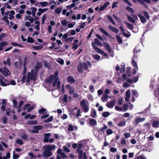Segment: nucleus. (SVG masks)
Masks as SVG:
<instances>
[{
    "label": "nucleus",
    "instance_id": "obj_43",
    "mask_svg": "<svg viewBox=\"0 0 159 159\" xmlns=\"http://www.w3.org/2000/svg\"><path fill=\"white\" fill-rule=\"evenodd\" d=\"M95 51L101 54H102L104 53V52L103 51H102L101 49L98 48H96V49H95Z\"/></svg>",
    "mask_w": 159,
    "mask_h": 159
},
{
    "label": "nucleus",
    "instance_id": "obj_29",
    "mask_svg": "<svg viewBox=\"0 0 159 159\" xmlns=\"http://www.w3.org/2000/svg\"><path fill=\"white\" fill-rule=\"evenodd\" d=\"M34 39L33 38L28 37L27 39V42L29 43H34Z\"/></svg>",
    "mask_w": 159,
    "mask_h": 159
},
{
    "label": "nucleus",
    "instance_id": "obj_32",
    "mask_svg": "<svg viewBox=\"0 0 159 159\" xmlns=\"http://www.w3.org/2000/svg\"><path fill=\"white\" fill-rule=\"evenodd\" d=\"M83 146V144L82 143H79L77 150L76 151L77 152H78L79 151L81 150V149L82 148Z\"/></svg>",
    "mask_w": 159,
    "mask_h": 159
},
{
    "label": "nucleus",
    "instance_id": "obj_13",
    "mask_svg": "<svg viewBox=\"0 0 159 159\" xmlns=\"http://www.w3.org/2000/svg\"><path fill=\"white\" fill-rule=\"evenodd\" d=\"M108 28L112 32H114L116 33H118V30L117 29L111 25H110L108 27Z\"/></svg>",
    "mask_w": 159,
    "mask_h": 159
},
{
    "label": "nucleus",
    "instance_id": "obj_27",
    "mask_svg": "<svg viewBox=\"0 0 159 159\" xmlns=\"http://www.w3.org/2000/svg\"><path fill=\"white\" fill-rule=\"evenodd\" d=\"M125 23L127 25L128 28L130 30H132L133 29V25L131 24H130L126 21H125Z\"/></svg>",
    "mask_w": 159,
    "mask_h": 159
},
{
    "label": "nucleus",
    "instance_id": "obj_15",
    "mask_svg": "<svg viewBox=\"0 0 159 159\" xmlns=\"http://www.w3.org/2000/svg\"><path fill=\"white\" fill-rule=\"evenodd\" d=\"M83 150H81L79 151L78 152H77L79 153V159H82L83 157H84V154L86 153L85 152H83Z\"/></svg>",
    "mask_w": 159,
    "mask_h": 159
},
{
    "label": "nucleus",
    "instance_id": "obj_5",
    "mask_svg": "<svg viewBox=\"0 0 159 159\" xmlns=\"http://www.w3.org/2000/svg\"><path fill=\"white\" fill-rule=\"evenodd\" d=\"M103 44L106 50L109 52V53H111L112 51L110 45L106 42H103Z\"/></svg>",
    "mask_w": 159,
    "mask_h": 159
},
{
    "label": "nucleus",
    "instance_id": "obj_14",
    "mask_svg": "<svg viewBox=\"0 0 159 159\" xmlns=\"http://www.w3.org/2000/svg\"><path fill=\"white\" fill-rule=\"evenodd\" d=\"M77 109V107H75L73 109H70L68 111L69 114L71 116L75 115V111Z\"/></svg>",
    "mask_w": 159,
    "mask_h": 159
},
{
    "label": "nucleus",
    "instance_id": "obj_60",
    "mask_svg": "<svg viewBox=\"0 0 159 159\" xmlns=\"http://www.w3.org/2000/svg\"><path fill=\"white\" fill-rule=\"evenodd\" d=\"M26 79V76L25 75H24L22 79L21 80V83L22 84H23L25 83V80Z\"/></svg>",
    "mask_w": 159,
    "mask_h": 159
},
{
    "label": "nucleus",
    "instance_id": "obj_18",
    "mask_svg": "<svg viewBox=\"0 0 159 159\" xmlns=\"http://www.w3.org/2000/svg\"><path fill=\"white\" fill-rule=\"evenodd\" d=\"M94 42H93L95 44H97L100 47H102V44L101 43V42L99 41L98 39L96 38L94 39Z\"/></svg>",
    "mask_w": 159,
    "mask_h": 159
},
{
    "label": "nucleus",
    "instance_id": "obj_58",
    "mask_svg": "<svg viewBox=\"0 0 159 159\" xmlns=\"http://www.w3.org/2000/svg\"><path fill=\"white\" fill-rule=\"evenodd\" d=\"M74 39V37H70L68 38H67L65 40V41L67 42H71Z\"/></svg>",
    "mask_w": 159,
    "mask_h": 159
},
{
    "label": "nucleus",
    "instance_id": "obj_45",
    "mask_svg": "<svg viewBox=\"0 0 159 159\" xmlns=\"http://www.w3.org/2000/svg\"><path fill=\"white\" fill-rule=\"evenodd\" d=\"M47 16L46 15H44L42 19V24H43L44 23L45 21L47 19Z\"/></svg>",
    "mask_w": 159,
    "mask_h": 159
},
{
    "label": "nucleus",
    "instance_id": "obj_63",
    "mask_svg": "<svg viewBox=\"0 0 159 159\" xmlns=\"http://www.w3.org/2000/svg\"><path fill=\"white\" fill-rule=\"evenodd\" d=\"M7 117L4 116L3 117V122L4 124H6L7 123Z\"/></svg>",
    "mask_w": 159,
    "mask_h": 159
},
{
    "label": "nucleus",
    "instance_id": "obj_30",
    "mask_svg": "<svg viewBox=\"0 0 159 159\" xmlns=\"http://www.w3.org/2000/svg\"><path fill=\"white\" fill-rule=\"evenodd\" d=\"M140 2L142 4L145 5V2H146L148 3H150L151 2L150 0H140Z\"/></svg>",
    "mask_w": 159,
    "mask_h": 159
},
{
    "label": "nucleus",
    "instance_id": "obj_35",
    "mask_svg": "<svg viewBox=\"0 0 159 159\" xmlns=\"http://www.w3.org/2000/svg\"><path fill=\"white\" fill-rule=\"evenodd\" d=\"M126 73L129 76H130L131 75L130 74L131 73L130 71L131 68L129 67H128L126 68Z\"/></svg>",
    "mask_w": 159,
    "mask_h": 159
},
{
    "label": "nucleus",
    "instance_id": "obj_56",
    "mask_svg": "<svg viewBox=\"0 0 159 159\" xmlns=\"http://www.w3.org/2000/svg\"><path fill=\"white\" fill-rule=\"evenodd\" d=\"M7 19L8 17H7V16H4V17L2 18V20L9 25V21Z\"/></svg>",
    "mask_w": 159,
    "mask_h": 159
},
{
    "label": "nucleus",
    "instance_id": "obj_1",
    "mask_svg": "<svg viewBox=\"0 0 159 159\" xmlns=\"http://www.w3.org/2000/svg\"><path fill=\"white\" fill-rule=\"evenodd\" d=\"M87 63L83 61V62H80L78 66L77 70L80 73H82L83 72V68L85 70H88V68L92 66V64L90 61H87Z\"/></svg>",
    "mask_w": 159,
    "mask_h": 159
},
{
    "label": "nucleus",
    "instance_id": "obj_40",
    "mask_svg": "<svg viewBox=\"0 0 159 159\" xmlns=\"http://www.w3.org/2000/svg\"><path fill=\"white\" fill-rule=\"evenodd\" d=\"M48 10V8H44V9L39 8L38 9V11L42 13L47 11Z\"/></svg>",
    "mask_w": 159,
    "mask_h": 159
},
{
    "label": "nucleus",
    "instance_id": "obj_22",
    "mask_svg": "<svg viewBox=\"0 0 159 159\" xmlns=\"http://www.w3.org/2000/svg\"><path fill=\"white\" fill-rule=\"evenodd\" d=\"M89 124L91 126H93L97 124V122L95 120L91 119L90 120Z\"/></svg>",
    "mask_w": 159,
    "mask_h": 159
},
{
    "label": "nucleus",
    "instance_id": "obj_9",
    "mask_svg": "<svg viewBox=\"0 0 159 159\" xmlns=\"http://www.w3.org/2000/svg\"><path fill=\"white\" fill-rule=\"evenodd\" d=\"M54 79V77L53 75H51L49 77H48L47 79L45 80V81L48 83L49 84L52 83Z\"/></svg>",
    "mask_w": 159,
    "mask_h": 159
},
{
    "label": "nucleus",
    "instance_id": "obj_55",
    "mask_svg": "<svg viewBox=\"0 0 159 159\" xmlns=\"http://www.w3.org/2000/svg\"><path fill=\"white\" fill-rule=\"evenodd\" d=\"M16 143L17 144H20L21 145H22L23 144V141L20 139H17L16 142Z\"/></svg>",
    "mask_w": 159,
    "mask_h": 159
},
{
    "label": "nucleus",
    "instance_id": "obj_52",
    "mask_svg": "<svg viewBox=\"0 0 159 159\" xmlns=\"http://www.w3.org/2000/svg\"><path fill=\"white\" fill-rule=\"evenodd\" d=\"M75 5V3H72L70 5H67L66 6V8L69 9H71L72 8L74 7Z\"/></svg>",
    "mask_w": 159,
    "mask_h": 159
},
{
    "label": "nucleus",
    "instance_id": "obj_8",
    "mask_svg": "<svg viewBox=\"0 0 159 159\" xmlns=\"http://www.w3.org/2000/svg\"><path fill=\"white\" fill-rule=\"evenodd\" d=\"M66 88L69 90V93L70 94H72L74 93V89L69 84H66Z\"/></svg>",
    "mask_w": 159,
    "mask_h": 159
},
{
    "label": "nucleus",
    "instance_id": "obj_49",
    "mask_svg": "<svg viewBox=\"0 0 159 159\" xmlns=\"http://www.w3.org/2000/svg\"><path fill=\"white\" fill-rule=\"evenodd\" d=\"M8 45V43L6 42L3 41L1 42L0 43V45L1 47L3 48L5 46Z\"/></svg>",
    "mask_w": 159,
    "mask_h": 159
},
{
    "label": "nucleus",
    "instance_id": "obj_6",
    "mask_svg": "<svg viewBox=\"0 0 159 159\" xmlns=\"http://www.w3.org/2000/svg\"><path fill=\"white\" fill-rule=\"evenodd\" d=\"M115 102L114 100L111 101L109 102L108 103L106 104V106L110 108H113Z\"/></svg>",
    "mask_w": 159,
    "mask_h": 159
},
{
    "label": "nucleus",
    "instance_id": "obj_31",
    "mask_svg": "<svg viewBox=\"0 0 159 159\" xmlns=\"http://www.w3.org/2000/svg\"><path fill=\"white\" fill-rule=\"evenodd\" d=\"M0 82L1 85L2 86H6L8 85H10L9 83L7 84L5 83L1 79H0Z\"/></svg>",
    "mask_w": 159,
    "mask_h": 159
},
{
    "label": "nucleus",
    "instance_id": "obj_21",
    "mask_svg": "<svg viewBox=\"0 0 159 159\" xmlns=\"http://www.w3.org/2000/svg\"><path fill=\"white\" fill-rule=\"evenodd\" d=\"M108 96L107 95L104 94L101 98V100L103 102H105L107 101Z\"/></svg>",
    "mask_w": 159,
    "mask_h": 159
},
{
    "label": "nucleus",
    "instance_id": "obj_39",
    "mask_svg": "<svg viewBox=\"0 0 159 159\" xmlns=\"http://www.w3.org/2000/svg\"><path fill=\"white\" fill-rule=\"evenodd\" d=\"M62 10V9L60 7L57 8L55 9V12L56 14H59L61 13Z\"/></svg>",
    "mask_w": 159,
    "mask_h": 159
},
{
    "label": "nucleus",
    "instance_id": "obj_3",
    "mask_svg": "<svg viewBox=\"0 0 159 159\" xmlns=\"http://www.w3.org/2000/svg\"><path fill=\"white\" fill-rule=\"evenodd\" d=\"M34 72L33 70H32L31 72H28V73L27 76L26 80V82L27 83H29L30 81V80H35L36 79V77H34Z\"/></svg>",
    "mask_w": 159,
    "mask_h": 159
},
{
    "label": "nucleus",
    "instance_id": "obj_46",
    "mask_svg": "<svg viewBox=\"0 0 159 159\" xmlns=\"http://www.w3.org/2000/svg\"><path fill=\"white\" fill-rule=\"evenodd\" d=\"M13 107L16 108H17V102L16 100V99H13Z\"/></svg>",
    "mask_w": 159,
    "mask_h": 159
},
{
    "label": "nucleus",
    "instance_id": "obj_10",
    "mask_svg": "<svg viewBox=\"0 0 159 159\" xmlns=\"http://www.w3.org/2000/svg\"><path fill=\"white\" fill-rule=\"evenodd\" d=\"M52 153L51 152L49 151L45 150L43 151V156L44 157H49L52 156Z\"/></svg>",
    "mask_w": 159,
    "mask_h": 159
},
{
    "label": "nucleus",
    "instance_id": "obj_54",
    "mask_svg": "<svg viewBox=\"0 0 159 159\" xmlns=\"http://www.w3.org/2000/svg\"><path fill=\"white\" fill-rule=\"evenodd\" d=\"M140 19L141 22L143 23H145L146 21V20L144 17L140 16Z\"/></svg>",
    "mask_w": 159,
    "mask_h": 159
},
{
    "label": "nucleus",
    "instance_id": "obj_25",
    "mask_svg": "<svg viewBox=\"0 0 159 159\" xmlns=\"http://www.w3.org/2000/svg\"><path fill=\"white\" fill-rule=\"evenodd\" d=\"M53 120V116H50L47 119L45 120L44 121V122H52Z\"/></svg>",
    "mask_w": 159,
    "mask_h": 159
},
{
    "label": "nucleus",
    "instance_id": "obj_2",
    "mask_svg": "<svg viewBox=\"0 0 159 159\" xmlns=\"http://www.w3.org/2000/svg\"><path fill=\"white\" fill-rule=\"evenodd\" d=\"M80 105L85 112H87L89 110L88 106L86 104L85 100H82L80 102Z\"/></svg>",
    "mask_w": 159,
    "mask_h": 159
},
{
    "label": "nucleus",
    "instance_id": "obj_28",
    "mask_svg": "<svg viewBox=\"0 0 159 159\" xmlns=\"http://www.w3.org/2000/svg\"><path fill=\"white\" fill-rule=\"evenodd\" d=\"M99 30L102 33L104 34L106 36H109L108 33L102 28H100Z\"/></svg>",
    "mask_w": 159,
    "mask_h": 159
},
{
    "label": "nucleus",
    "instance_id": "obj_7",
    "mask_svg": "<svg viewBox=\"0 0 159 159\" xmlns=\"http://www.w3.org/2000/svg\"><path fill=\"white\" fill-rule=\"evenodd\" d=\"M44 136L43 141L45 143H48L49 142V139L51 136V134L50 133H46L44 134Z\"/></svg>",
    "mask_w": 159,
    "mask_h": 159
},
{
    "label": "nucleus",
    "instance_id": "obj_11",
    "mask_svg": "<svg viewBox=\"0 0 159 159\" xmlns=\"http://www.w3.org/2000/svg\"><path fill=\"white\" fill-rule=\"evenodd\" d=\"M67 80L68 83L71 84H72L75 81L74 77L71 76H69L68 77Z\"/></svg>",
    "mask_w": 159,
    "mask_h": 159
},
{
    "label": "nucleus",
    "instance_id": "obj_51",
    "mask_svg": "<svg viewBox=\"0 0 159 159\" xmlns=\"http://www.w3.org/2000/svg\"><path fill=\"white\" fill-rule=\"evenodd\" d=\"M68 131H73L74 130V127L72 125H69L68 128Z\"/></svg>",
    "mask_w": 159,
    "mask_h": 159
},
{
    "label": "nucleus",
    "instance_id": "obj_64",
    "mask_svg": "<svg viewBox=\"0 0 159 159\" xmlns=\"http://www.w3.org/2000/svg\"><path fill=\"white\" fill-rule=\"evenodd\" d=\"M93 57L95 59L97 60H99L100 58V56L98 54L94 55Z\"/></svg>",
    "mask_w": 159,
    "mask_h": 159
},
{
    "label": "nucleus",
    "instance_id": "obj_19",
    "mask_svg": "<svg viewBox=\"0 0 159 159\" xmlns=\"http://www.w3.org/2000/svg\"><path fill=\"white\" fill-rule=\"evenodd\" d=\"M43 48V46L42 45L40 46H33L32 48L35 50H38L41 49Z\"/></svg>",
    "mask_w": 159,
    "mask_h": 159
},
{
    "label": "nucleus",
    "instance_id": "obj_24",
    "mask_svg": "<svg viewBox=\"0 0 159 159\" xmlns=\"http://www.w3.org/2000/svg\"><path fill=\"white\" fill-rule=\"evenodd\" d=\"M3 63L5 65L8 64L9 66L11 65L10 60L9 58H7V61H3Z\"/></svg>",
    "mask_w": 159,
    "mask_h": 159
},
{
    "label": "nucleus",
    "instance_id": "obj_36",
    "mask_svg": "<svg viewBox=\"0 0 159 159\" xmlns=\"http://www.w3.org/2000/svg\"><path fill=\"white\" fill-rule=\"evenodd\" d=\"M42 63L41 62L37 63L36 64V68L37 69H40L42 67Z\"/></svg>",
    "mask_w": 159,
    "mask_h": 159
},
{
    "label": "nucleus",
    "instance_id": "obj_59",
    "mask_svg": "<svg viewBox=\"0 0 159 159\" xmlns=\"http://www.w3.org/2000/svg\"><path fill=\"white\" fill-rule=\"evenodd\" d=\"M125 96L127 98H129L130 96V92L129 90H127L125 92Z\"/></svg>",
    "mask_w": 159,
    "mask_h": 159
},
{
    "label": "nucleus",
    "instance_id": "obj_20",
    "mask_svg": "<svg viewBox=\"0 0 159 159\" xmlns=\"http://www.w3.org/2000/svg\"><path fill=\"white\" fill-rule=\"evenodd\" d=\"M27 124L30 125H36L38 124V121L37 120H30L27 122Z\"/></svg>",
    "mask_w": 159,
    "mask_h": 159
},
{
    "label": "nucleus",
    "instance_id": "obj_50",
    "mask_svg": "<svg viewBox=\"0 0 159 159\" xmlns=\"http://www.w3.org/2000/svg\"><path fill=\"white\" fill-rule=\"evenodd\" d=\"M125 9L129 12L131 13L134 12V10L128 6H127L125 7Z\"/></svg>",
    "mask_w": 159,
    "mask_h": 159
},
{
    "label": "nucleus",
    "instance_id": "obj_4",
    "mask_svg": "<svg viewBox=\"0 0 159 159\" xmlns=\"http://www.w3.org/2000/svg\"><path fill=\"white\" fill-rule=\"evenodd\" d=\"M43 127L41 125H36L33 127V129H34L32 130L31 131V133H37L39 132V130L42 129Z\"/></svg>",
    "mask_w": 159,
    "mask_h": 159
},
{
    "label": "nucleus",
    "instance_id": "obj_42",
    "mask_svg": "<svg viewBox=\"0 0 159 159\" xmlns=\"http://www.w3.org/2000/svg\"><path fill=\"white\" fill-rule=\"evenodd\" d=\"M57 61L61 65H63L64 64V60L61 58H59L57 59Z\"/></svg>",
    "mask_w": 159,
    "mask_h": 159
},
{
    "label": "nucleus",
    "instance_id": "obj_61",
    "mask_svg": "<svg viewBox=\"0 0 159 159\" xmlns=\"http://www.w3.org/2000/svg\"><path fill=\"white\" fill-rule=\"evenodd\" d=\"M113 133V131L111 129H108L106 131V133L108 135L111 134Z\"/></svg>",
    "mask_w": 159,
    "mask_h": 159
},
{
    "label": "nucleus",
    "instance_id": "obj_57",
    "mask_svg": "<svg viewBox=\"0 0 159 159\" xmlns=\"http://www.w3.org/2000/svg\"><path fill=\"white\" fill-rule=\"evenodd\" d=\"M92 116L93 118H96L97 116L96 112L95 109L93 110V111L92 112Z\"/></svg>",
    "mask_w": 159,
    "mask_h": 159
},
{
    "label": "nucleus",
    "instance_id": "obj_62",
    "mask_svg": "<svg viewBox=\"0 0 159 159\" xmlns=\"http://www.w3.org/2000/svg\"><path fill=\"white\" fill-rule=\"evenodd\" d=\"M63 101L65 103L67 102V95L66 94L64 95L63 98Z\"/></svg>",
    "mask_w": 159,
    "mask_h": 159
},
{
    "label": "nucleus",
    "instance_id": "obj_47",
    "mask_svg": "<svg viewBox=\"0 0 159 159\" xmlns=\"http://www.w3.org/2000/svg\"><path fill=\"white\" fill-rule=\"evenodd\" d=\"M125 125V121H122L118 123V125L120 127L124 126Z\"/></svg>",
    "mask_w": 159,
    "mask_h": 159
},
{
    "label": "nucleus",
    "instance_id": "obj_16",
    "mask_svg": "<svg viewBox=\"0 0 159 159\" xmlns=\"http://www.w3.org/2000/svg\"><path fill=\"white\" fill-rule=\"evenodd\" d=\"M127 17L128 20L129 21L133 23H134L135 22V19H134L133 18H132L130 16L127 15Z\"/></svg>",
    "mask_w": 159,
    "mask_h": 159
},
{
    "label": "nucleus",
    "instance_id": "obj_26",
    "mask_svg": "<svg viewBox=\"0 0 159 159\" xmlns=\"http://www.w3.org/2000/svg\"><path fill=\"white\" fill-rule=\"evenodd\" d=\"M107 18L114 25H115L116 23L114 21L112 18L109 15H107Z\"/></svg>",
    "mask_w": 159,
    "mask_h": 159
},
{
    "label": "nucleus",
    "instance_id": "obj_34",
    "mask_svg": "<svg viewBox=\"0 0 159 159\" xmlns=\"http://www.w3.org/2000/svg\"><path fill=\"white\" fill-rule=\"evenodd\" d=\"M116 38L119 43H122V39L119 36L116 35Z\"/></svg>",
    "mask_w": 159,
    "mask_h": 159
},
{
    "label": "nucleus",
    "instance_id": "obj_37",
    "mask_svg": "<svg viewBox=\"0 0 159 159\" xmlns=\"http://www.w3.org/2000/svg\"><path fill=\"white\" fill-rule=\"evenodd\" d=\"M107 128V127L106 125H104L103 127L101 128L100 129V131L104 133L105 130Z\"/></svg>",
    "mask_w": 159,
    "mask_h": 159
},
{
    "label": "nucleus",
    "instance_id": "obj_41",
    "mask_svg": "<svg viewBox=\"0 0 159 159\" xmlns=\"http://www.w3.org/2000/svg\"><path fill=\"white\" fill-rule=\"evenodd\" d=\"M110 113L109 112H104L102 113V116L104 117H108L110 115Z\"/></svg>",
    "mask_w": 159,
    "mask_h": 159
},
{
    "label": "nucleus",
    "instance_id": "obj_17",
    "mask_svg": "<svg viewBox=\"0 0 159 159\" xmlns=\"http://www.w3.org/2000/svg\"><path fill=\"white\" fill-rule=\"evenodd\" d=\"M120 66V71L121 73H123L125 71V63H122Z\"/></svg>",
    "mask_w": 159,
    "mask_h": 159
},
{
    "label": "nucleus",
    "instance_id": "obj_33",
    "mask_svg": "<svg viewBox=\"0 0 159 159\" xmlns=\"http://www.w3.org/2000/svg\"><path fill=\"white\" fill-rule=\"evenodd\" d=\"M32 10V14L33 16H34L35 15V12L37 11V9L36 7H31Z\"/></svg>",
    "mask_w": 159,
    "mask_h": 159
},
{
    "label": "nucleus",
    "instance_id": "obj_53",
    "mask_svg": "<svg viewBox=\"0 0 159 159\" xmlns=\"http://www.w3.org/2000/svg\"><path fill=\"white\" fill-rule=\"evenodd\" d=\"M39 4L43 7H45L48 5V3L46 2H40Z\"/></svg>",
    "mask_w": 159,
    "mask_h": 159
},
{
    "label": "nucleus",
    "instance_id": "obj_38",
    "mask_svg": "<svg viewBox=\"0 0 159 159\" xmlns=\"http://www.w3.org/2000/svg\"><path fill=\"white\" fill-rule=\"evenodd\" d=\"M159 124V121H155L153 122L152 124V126L154 127H157Z\"/></svg>",
    "mask_w": 159,
    "mask_h": 159
},
{
    "label": "nucleus",
    "instance_id": "obj_44",
    "mask_svg": "<svg viewBox=\"0 0 159 159\" xmlns=\"http://www.w3.org/2000/svg\"><path fill=\"white\" fill-rule=\"evenodd\" d=\"M46 111L45 109L44 108H42L39 109V114H44L45 113Z\"/></svg>",
    "mask_w": 159,
    "mask_h": 159
},
{
    "label": "nucleus",
    "instance_id": "obj_48",
    "mask_svg": "<svg viewBox=\"0 0 159 159\" xmlns=\"http://www.w3.org/2000/svg\"><path fill=\"white\" fill-rule=\"evenodd\" d=\"M72 45H73V46L72 47V48L75 50L77 49L79 46L78 44L75 43H73Z\"/></svg>",
    "mask_w": 159,
    "mask_h": 159
},
{
    "label": "nucleus",
    "instance_id": "obj_23",
    "mask_svg": "<svg viewBox=\"0 0 159 159\" xmlns=\"http://www.w3.org/2000/svg\"><path fill=\"white\" fill-rule=\"evenodd\" d=\"M56 148L55 146L53 145H48L47 148L49 150V151L54 150Z\"/></svg>",
    "mask_w": 159,
    "mask_h": 159
},
{
    "label": "nucleus",
    "instance_id": "obj_12",
    "mask_svg": "<svg viewBox=\"0 0 159 159\" xmlns=\"http://www.w3.org/2000/svg\"><path fill=\"white\" fill-rule=\"evenodd\" d=\"M3 69L4 70H3L2 74L5 76H8L9 75V73H10L9 70L6 68V66L3 67Z\"/></svg>",
    "mask_w": 159,
    "mask_h": 159
}]
</instances>
